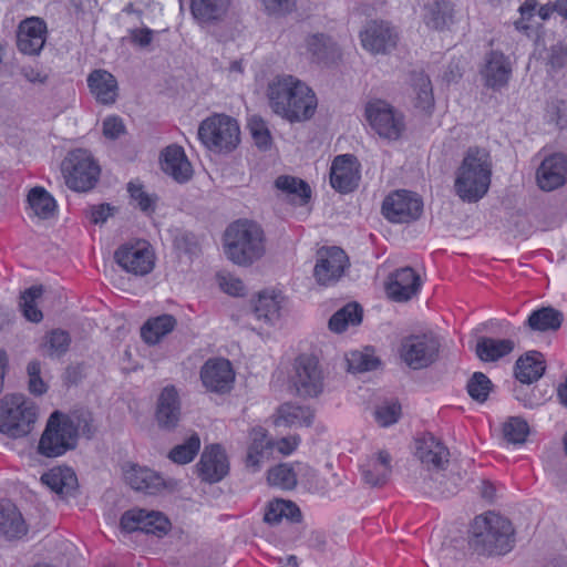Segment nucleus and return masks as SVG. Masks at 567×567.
I'll use <instances>...</instances> for the list:
<instances>
[{"label":"nucleus","instance_id":"23","mask_svg":"<svg viewBox=\"0 0 567 567\" xmlns=\"http://www.w3.org/2000/svg\"><path fill=\"white\" fill-rule=\"evenodd\" d=\"M420 288V276L413 268L403 267L391 275L386 292L392 300L403 302L414 297Z\"/></svg>","mask_w":567,"mask_h":567},{"label":"nucleus","instance_id":"6","mask_svg":"<svg viewBox=\"0 0 567 567\" xmlns=\"http://www.w3.org/2000/svg\"><path fill=\"white\" fill-rule=\"evenodd\" d=\"M198 137L209 151L229 153L240 142V130L235 118L215 114L200 123Z\"/></svg>","mask_w":567,"mask_h":567},{"label":"nucleus","instance_id":"18","mask_svg":"<svg viewBox=\"0 0 567 567\" xmlns=\"http://www.w3.org/2000/svg\"><path fill=\"white\" fill-rule=\"evenodd\" d=\"M360 172L355 156L351 154L338 155L331 165L330 184L343 194L352 192L359 184Z\"/></svg>","mask_w":567,"mask_h":567},{"label":"nucleus","instance_id":"38","mask_svg":"<svg viewBox=\"0 0 567 567\" xmlns=\"http://www.w3.org/2000/svg\"><path fill=\"white\" fill-rule=\"evenodd\" d=\"M511 339L481 337L476 344V354L482 361L492 362L507 355L514 350Z\"/></svg>","mask_w":567,"mask_h":567},{"label":"nucleus","instance_id":"31","mask_svg":"<svg viewBox=\"0 0 567 567\" xmlns=\"http://www.w3.org/2000/svg\"><path fill=\"white\" fill-rule=\"evenodd\" d=\"M28 527L17 506L10 501L0 502V535L18 539L27 534Z\"/></svg>","mask_w":567,"mask_h":567},{"label":"nucleus","instance_id":"56","mask_svg":"<svg viewBox=\"0 0 567 567\" xmlns=\"http://www.w3.org/2000/svg\"><path fill=\"white\" fill-rule=\"evenodd\" d=\"M248 126L255 144L261 150H268L271 145V136L265 122L259 117H251Z\"/></svg>","mask_w":567,"mask_h":567},{"label":"nucleus","instance_id":"5","mask_svg":"<svg viewBox=\"0 0 567 567\" xmlns=\"http://www.w3.org/2000/svg\"><path fill=\"white\" fill-rule=\"evenodd\" d=\"M37 421V406L22 394L0 400V432L11 439L27 436Z\"/></svg>","mask_w":567,"mask_h":567},{"label":"nucleus","instance_id":"1","mask_svg":"<svg viewBox=\"0 0 567 567\" xmlns=\"http://www.w3.org/2000/svg\"><path fill=\"white\" fill-rule=\"evenodd\" d=\"M267 95L274 112L290 122L309 120L317 109L313 91L292 75L275 78L268 85Z\"/></svg>","mask_w":567,"mask_h":567},{"label":"nucleus","instance_id":"19","mask_svg":"<svg viewBox=\"0 0 567 567\" xmlns=\"http://www.w3.org/2000/svg\"><path fill=\"white\" fill-rule=\"evenodd\" d=\"M47 24L37 17L27 18L20 22L17 31V47L28 55H38L45 43Z\"/></svg>","mask_w":567,"mask_h":567},{"label":"nucleus","instance_id":"33","mask_svg":"<svg viewBox=\"0 0 567 567\" xmlns=\"http://www.w3.org/2000/svg\"><path fill=\"white\" fill-rule=\"evenodd\" d=\"M545 369L543 353L535 350L528 351L516 361L515 377L523 384L529 385L543 377Z\"/></svg>","mask_w":567,"mask_h":567},{"label":"nucleus","instance_id":"22","mask_svg":"<svg viewBox=\"0 0 567 567\" xmlns=\"http://www.w3.org/2000/svg\"><path fill=\"white\" fill-rule=\"evenodd\" d=\"M481 75L485 86L498 91L508 84L512 76V64L503 52L492 50L485 55Z\"/></svg>","mask_w":567,"mask_h":567},{"label":"nucleus","instance_id":"12","mask_svg":"<svg viewBox=\"0 0 567 567\" xmlns=\"http://www.w3.org/2000/svg\"><path fill=\"white\" fill-rule=\"evenodd\" d=\"M423 212V202L415 193L400 189L389 194L382 203V214L391 223L417 220Z\"/></svg>","mask_w":567,"mask_h":567},{"label":"nucleus","instance_id":"13","mask_svg":"<svg viewBox=\"0 0 567 567\" xmlns=\"http://www.w3.org/2000/svg\"><path fill=\"white\" fill-rule=\"evenodd\" d=\"M348 267L349 258L341 248L322 247L317 251L313 277L320 286H332L340 280Z\"/></svg>","mask_w":567,"mask_h":567},{"label":"nucleus","instance_id":"10","mask_svg":"<svg viewBox=\"0 0 567 567\" xmlns=\"http://www.w3.org/2000/svg\"><path fill=\"white\" fill-rule=\"evenodd\" d=\"M365 117L380 137L390 141L400 138L405 128L404 116L383 100L370 101L365 105Z\"/></svg>","mask_w":567,"mask_h":567},{"label":"nucleus","instance_id":"46","mask_svg":"<svg viewBox=\"0 0 567 567\" xmlns=\"http://www.w3.org/2000/svg\"><path fill=\"white\" fill-rule=\"evenodd\" d=\"M71 337L68 331L53 329L48 332L42 342V349L45 355L50 358H60L69 350Z\"/></svg>","mask_w":567,"mask_h":567},{"label":"nucleus","instance_id":"63","mask_svg":"<svg viewBox=\"0 0 567 567\" xmlns=\"http://www.w3.org/2000/svg\"><path fill=\"white\" fill-rule=\"evenodd\" d=\"M153 30L150 28H141L131 30V40L133 43L145 48L151 44L153 40Z\"/></svg>","mask_w":567,"mask_h":567},{"label":"nucleus","instance_id":"49","mask_svg":"<svg viewBox=\"0 0 567 567\" xmlns=\"http://www.w3.org/2000/svg\"><path fill=\"white\" fill-rule=\"evenodd\" d=\"M270 449L271 442L266 439L265 434H261L260 437H255L247 451L246 466L252 472L259 471Z\"/></svg>","mask_w":567,"mask_h":567},{"label":"nucleus","instance_id":"3","mask_svg":"<svg viewBox=\"0 0 567 567\" xmlns=\"http://www.w3.org/2000/svg\"><path fill=\"white\" fill-rule=\"evenodd\" d=\"M493 162L486 148L470 147L455 172V194L467 203H476L488 192Z\"/></svg>","mask_w":567,"mask_h":567},{"label":"nucleus","instance_id":"50","mask_svg":"<svg viewBox=\"0 0 567 567\" xmlns=\"http://www.w3.org/2000/svg\"><path fill=\"white\" fill-rule=\"evenodd\" d=\"M200 447V439L194 433L183 444L171 450L168 457L177 464H187L194 460Z\"/></svg>","mask_w":567,"mask_h":567},{"label":"nucleus","instance_id":"20","mask_svg":"<svg viewBox=\"0 0 567 567\" xmlns=\"http://www.w3.org/2000/svg\"><path fill=\"white\" fill-rule=\"evenodd\" d=\"M538 186L550 192L567 183V156L555 153L544 158L536 172Z\"/></svg>","mask_w":567,"mask_h":567},{"label":"nucleus","instance_id":"14","mask_svg":"<svg viewBox=\"0 0 567 567\" xmlns=\"http://www.w3.org/2000/svg\"><path fill=\"white\" fill-rule=\"evenodd\" d=\"M363 49L372 54H386L395 49L399 33L395 27L384 20H371L360 31Z\"/></svg>","mask_w":567,"mask_h":567},{"label":"nucleus","instance_id":"11","mask_svg":"<svg viewBox=\"0 0 567 567\" xmlns=\"http://www.w3.org/2000/svg\"><path fill=\"white\" fill-rule=\"evenodd\" d=\"M440 350V343L431 333L410 334L401 340L400 358L413 370L427 368L432 364Z\"/></svg>","mask_w":567,"mask_h":567},{"label":"nucleus","instance_id":"43","mask_svg":"<svg viewBox=\"0 0 567 567\" xmlns=\"http://www.w3.org/2000/svg\"><path fill=\"white\" fill-rule=\"evenodd\" d=\"M252 312L258 320L274 324L280 316V302L275 293L260 291L252 301Z\"/></svg>","mask_w":567,"mask_h":567},{"label":"nucleus","instance_id":"42","mask_svg":"<svg viewBox=\"0 0 567 567\" xmlns=\"http://www.w3.org/2000/svg\"><path fill=\"white\" fill-rule=\"evenodd\" d=\"M41 481L51 491L60 495H71L78 485V478L70 468L52 470L43 474Z\"/></svg>","mask_w":567,"mask_h":567},{"label":"nucleus","instance_id":"36","mask_svg":"<svg viewBox=\"0 0 567 567\" xmlns=\"http://www.w3.org/2000/svg\"><path fill=\"white\" fill-rule=\"evenodd\" d=\"M275 187L298 205H306L311 197L310 186L295 176L281 175L277 177Z\"/></svg>","mask_w":567,"mask_h":567},{"label":"nucleus","instance_id":"44","mask_svg":"<svg viewBox=\"0 0 567 567\" xmlns=\"http://www.w3.org/2000/svg\"><path fill=\"white\" fill-rule=\"evenodd\" d=\"M363 310L357 302H349L336 311L330 318L329 329L336 333H341L349 326H358L362 321Z\"/></svg>","mask_w":567,"mask_h":567},{"label":"nucleus","instance_id":"30","mask_svg":"<svg viewBox=\"0 0 567 567\" xmlns=\"http://www.w3.org/2000/svg\"><path fill=\"white\" fill-rule=\"evenodd\" d=\"M162 168L177 183H185L189 181L193 175L192 165L187 159L183 147L176 145L168 146L164 151Z\"/></svg>","mask_w":567,"mask_h":567},{"label":"nucleus","instance_id":"48","mask_svg":"<svg viewBox=\"0 0 567 567\" xmlns=\"http://www.w3.org/2000/svg\"><path fill=\"white\" fill-rule=\"evenodd\" d=\"M42 293V286H32L21 293L20 308L22 309L23 316L31 322H40L43 318L41 310L37 307V300Z\"/></svg>","mask_w":567,"mask_h":567},{"label":"nucleus","instance_id":"54","mask_svg":"<svg viewBox=\"0 0 567 567\" xmlns=\"http://www.w3.org/2000/svg\"><path fill=\"white\" fill-rule=\"evenodd\" d=\"M348 370L353 373H361L377 369L380 361L370 352L352 351L347 358Z\"/></svg>","mask_w":567,"mask_h":567},{"label":"nucleus","instance_id":"34","mask_svg":"<svg viewBox=\"0 0 567 567\" xmlns=\"http://www.w3.org/2000/svg\"><path fill=\"white\" fill-rule=\"evenodd\" d=\"M315 414L308 406L292 403L281 404L277 410L275 424L277 426H310L313 423Z\"/></svg>","mask_w":567,"mask_h":567},{"label":"nucleus","instance_id":"60","mask_svg":"<svg viewBox=\"0 0 567 567\" xmlns=\"http://www.w3.org/2000/svg\"><path fill=\"white\" fill-rule=\"evenodd\" d=\"M175 247L187 255H195L198 251V243L194 234L192 233H181L175 237L174 240Z\"/></svg>","mask_w":567,"mask_h":567},{"label":"nucleus","instance_id":"58","mask_svg":"<svg viewBox=\"0 0 567 567\" xmlns=\"http://www.w3.org/2000/svg\"><path fill=\"white\" fill-rule=\"evenodd\" d=\"M547 65L553 71L567 66V44L557 42L549 47L546 56Z\"/></svg>","mask_w":567,"mask_h":567},{"label":"nucleus","instance_id":"55","mask_svg":"<svg viewBox=\"0 0 567 567\" xmlns=\"http://www.w3.org/2000/svg\"><path fill=\"white\" fill-rule=\"evenodd\" d=\"M68 419L72 422V426L75 430V440L78 441L79 434L92 437L95 433V426L93 425V417L90 412H74L68 414Z\"/></svg>","mask_w":567,"mask_h":567},{"label":"nucleus","instance_id":"4","mask_svg":"<svg viewBox=\"0 0 567 567\" xmlns=\"http://www.w3.org/2000/svg\"><path fill=\"white\" fill-rule=\"evenodd\" d=\"M224 251L238 266H250L266 252L265 233L259 224L248 219L231 223L224 234Z\"/></svg>","mask_w":567,"mask_h":567},{"label":"nucleus","instance_id":"57","mask_svg":"<svg viewBox=\"0 0 567 567\" xmlns=\"http://www.w3.org/2000/svg\"><path fill=\"white\" fill-rule=\"evenodd\" d=\"M401 414V405L399 403H385L377 408L374 416L381 426H390L398 422Z\"/></svg>","mask_w":567,"mask_h":567},{"label":"nucleus","instance_id":"53","mask_svg":"<svg viewBox=\"0 0 567 567\" xmlns=\"http://www.w3.org/2000/svg\"><path fill=\"white\" fill-rule=\"evenodd\" d=\"M466 389L473 400L483 403L487 400L493 383L483 372H475L470 378Z\"/></svg>","mask_w":567,"mask_h":567},{"label":"nucleus","instance_id":"15","mask_svg":"<svg viewBox=\"0 0 567 567\" xmlns=\"http://www.w3.org/2000/svg\"><path fill=\"white\" fill-rule=\"evenodd\" d=\"M121 528L127 533L143 532L162 537L171 527L169 520L159 512H147L142 508L126 511L120 522Z\"/></svg>","mask_w":567,"mask_h":567},{"label":"nucleus","instance_id":"24","mask_svg":"<svg viewBox=\"0 0 567 567\" xmlns=\"http://www.w3.org/2000/svg\"><path fill=\"white\" fill-rule=\"evenodd\" d=\"M155 419L163 430L171 431L177 426L181 419V402L175 386L168 385L162 390L157 400Z\"/></svg>","mask_w":567,"mask_h":567},{"label":"nucleus","instance_id":"25","mask_svg":"<svg viewBox=\"0 0 567 567\" xmlns=\"http://www.w3.org/2000/svg\"><path fill=\"white\" fill-rule=\"evenodd\" d=\"M199 476L209 483L223 480L228 473L227 457L219 444L207 446L197 464Z\"/></svg>","mask_w":567,"mask_h":567},{"label":"nucleus","instance_id":"47","mask_svg":"<svg viewBox=\"0 0 567 567\" xmlns=\"http://www.w3.org/2000/svg\"><path fill=\"white\" fill-rule=\"evenodd\" d=\"M502 433L508 444L520 445L526 442L529 425L520 416H511L503 423Z\"/></svg>","mask_w":567,"mask_h":567},{"label":"nucleus","instance_id":"29","mask_svg":"<svg viewBox=\"0 0 567 567\" xmlns=\"http://www.w3.org/2000/svg\"><path fill=\"white\" fill-rule=\"evenodd\" d=\"M87 86L95 100L101 104H113L117 97V81L115 76L106 70H94L87 79Z\"/></svg>","mask_w":567,"mask_h":567},{"label":"nucleus","instance_id":"64","mask_svg":"<svg viewBox=\"0 0 567 567\" xmlns=\"http://www.w3.org/2000/svg\"><path fill=\"white\" fill-rule=\"evenodd\" d=\"M113 207L109 204H101L91 208V220L94 224H103L112 215Z\"/></svg>","mask_w":567,"mask_h":567},{"label":"nucleus","instance_id":"52","mask_svg":"<svg viewBox=\"0 0 567 567\" xmlns=\"http://www.w3.org/2000/svg\"><path fill=\"white\" fill-rule=\"evenodd\" d=\"M127 192L131 198L136 202L138 208L146 214L155 212L158 197L155 194H148L138 182H130L127 184Z\"/></svg>","mask_w":567,"mask_h":567},{"label":"nucleus","instance_id":"7","mask_svg":"<svg viewBox=\"0 0 567 567\" xmlns=\"http://www.w3.org/2000/svg\"><path fill=\"white\" fill-rule=\"evenodd\" d=\"M76 447L75 430L68 414L54 411L47 421L38 451L45 457H58Z\"/></svg>","mask_w":567,"mask_h":567},{"label":"nucleus","instance_id":"41","mask_svg":"<svg viewBox=\"0 0 567 567\" xmlns=\"http://www.w3.org/2000/svg\"><path fill=\"white\" fill-rule=\"evenodd\" d=\"M454 6L449 0H436L426 8L425 23L435 30H443L453 23Z\"/></svg>","mask_w":567,"mask_h":567},{"label":"nucleus","instance_id":"40","mask_svg":"<svg viewBox=\"0 0 567 567\" xmlns=\"http://www.w3.org/2000/svg\"><path fill=\"white\" fill-rule=\"evenodd\" d=\"M309 52L318 62L330 63L340 58V50L337 43L324 34H313L308 38Z\"/></svg>","mask_w":567,"mask_h":567},{"label":"nucleus","instance_id":"32","mask_svg":"<svg viewBox=\"0 0 567 567\" xmlns=\"http://www.w3.org/2000/svg\"><path fill=\"white\" fill-rule=\"evenodd\" d=\"M297 468L288 463L278 464L268 470L267 482L271 486L279 487L281 489L291 491L297 486V476L301 472H305L311 476H316V472L301 463H297Z\"/></svg>","mask_w":567,"mask_h":567},{"label":"nucleus","instance_id":"28","mask_svg":"<svg viewBox=\"0 0 567 567\" xmlns=\"http://www.w3.org/2000/svg\"><path fill=\"white\" fill-rule=\"evenodd\" d=\"M391 472V455L386 451L368 457L361 465L362 480L371 487L383 486L389 481Z\"/></svg>","mask_w":567,"mask_h":567},{"label":"nucleus","instance_id":"39","mask_svg":"<svg viewBox=\"0 0 567 567\" xmlns=\"http://www.w3.org/2000/svg\"><path fill=\"white\" fill-rule=\"evenodd\" d=\"M176 319L172 315H162L148 319L141 328V337L147 344H156L173 331Z\"/></svg>","mask_w":567,"mask_h":567},{"label":"nucleus","instance_id":"26","mask_svg":"<svg viewBox=\"0 0 567 567\" xmlns=\"http://www.w3.org/2000/svg\"><path fill=\"white\" fill-rule=\"evenodd\" d=\"M124 480L133 489L150 495L157 494L165 486L164 480L158 473L137 464H128L124 468Z\"/></svg>","mask_w":567,"mask_h":567},{"label":"nucleus","instance_id":"16","mask_svg":"<svg viewBox=\"0 0 567 567\" xmlns=\"http://www.w3.org/2000/svg\"><path fill=\"white\" fill-rule=\"evenodd\" d=\"M114 258L125 271L134 275H147L154 267V255L145 241L121 246Z\"/></svg>","mask_w":567,"mask_h":567},{"label":"nucleus","instance_id":"37","mask_svg":"<svg viewBox=\"0 0 567 567\" xmlns=\"http://www.w3.org/2000/svg\"><path fill=\"white\" fill-rule=\"evenodd\" d=\"M564 315L553 307H543L533 311L526 326L533 331H556L561 327Z\"/></svg>","mask_w":567,"mask_h":567},{"label":"nucleus","instance_id":"21","mask_svg":"<svg viewBox=\"0 0 567 567\" xmlns=\"http://www.w3.org/2000/svg\"><path fill=\"white\" fill-rule=\"evenodd\" d=\"M415 456L429 471H442L450 461V451L433 434L426 433L415 441Z\"/></svg>","mask_w":567,"mask_h":567},{"label":"nucleus","instance_id":"35","mask_svg":"<svg viewBox=\"0 0 567 567\" xmlns=\"http://www.w3.org/2000/svg\"><path fill=\"white\" fill-rule=\"evenodd\" d=\"M282 518L291 523H299L302 514L297 504L291 501L277 498L269 502L265 511L264 522L269 525H277Z\"/></svg>","mask_w":567,"mask_h":567},{"label":"nucleus","instance_id":"27","mask_svg":"<svg viewBox=\"0 0 567 567\" xmlns=\"http://www.w3.org/2000/svg\"><path fill=\"white\" fill-rule=\"evenodd\" d=\"M231 0H190V13L200 27L216 25L226 18Z\"/></svg>","mask_w":567,"mask_h":567},{"label":"nucleus","instance_id":"8","mask_svg":"<svg viewBox=\"0 0 567 567\" xmlns=\"http://www.w3.org/2000/svg\"><path fill=\"white\" fill-rule=\"evenodd\" d=\"M62 174L69 188L75 192H89L97 183L101 168L92 154L78 148L68 154L61 164Z\"/></svg>","mask_w":567,"mask_h":567},{"label":"nucleus","instance_id":"2","mask_svg":"<svg viewBox=\"0 0 567 567\" xmlns=\"http://www.w3.org/2000/svg\"><path fill=\"white\" fill-rule=\"evenodd\" d=\"M515 545V529L512 522L494 512L474 518L470 528L468 547L484 556L505 555Z\"/></svg>","mask_w":567,"mask_h":567},{"label":"nucleus","instance_id":"59","mask_svg":"<svg viewBox=\"0 0 567 567\" xmlns=\"http://www.w3.org/2000/svg\"><path fill=\"white\" fill-rule=\"evenodd\" d=\"M268 16L284 17L296 9V0H260Z\"/></svg>","mask_w":567,"mask_h":567},{"label":"nucleus","instance_id":"17","mask_svg":"<svg viewBox=\"0 0 567 567\" xmlns=\"http://www.w3.org/2000/svg\"><path fill=\"white\" fill-rule=\"evenodd\" d=\"M200 380L207 390L223 394L231 390L235 373L227 359H209L200 369Z\"/></svg>","mask_w":567,"mask_h":567},{"label":"nucleus","instance_id":"45","mask_svg":"<svg viewBox=\"0 0 567 567\" xmlns=\"http://www.w3.org/2000/svg\"><path fill=\"white\" fill-rule=\"evenodd\" d=\"M28 202L38 217L48 219L54 215L55 200L43 187L32 188L29 192Z\"/></svg>","mask_w":567,"mask_h":567},{"label":"nucleus","instance_id":"62","mask_svg":"<svg viewBox=\"0 0 567 567\" xmlns=\"http://www.w3.org/2000/svg\"><path fill=\"white\" fill-rule=\"evenodd\" d=\"M221 289L234 297H239L245 295V285L239 278L235 277H224L220 281Z\"/></svg>","mask_w":567,"mask_h":567},{"label":"nucleus","instance_id":"9","mask_svg":"<svg viewBox=\"0 0 567 567\" xmlns=\"http://www.w3.org/2000/svg\"><path fill=\"white\" fill-rule=\"evenodd\" d=\"M289 383L300 398H316L323 391V373L317 358L300 354L295 359Z\"/></svg>","mask_w":567,"mask_h":567},{"label":"nucleus","instance_id":"61","mask_svg":"<svg viewBox=\"0 0 567 567\" xmlns=\"http://www.w3.org/2000/svg\"><path fill=\"white\" fill-rule=\"evenodd\" d=\"M125 132V125L122 118L109 116L103 121V134L110 140H116Z\"/></svg>","mask_w":567,"mask_h":567},{"label":"nucleus","instance_id":"51","mask_svg":"<svg viewBox=\"0 0 567 567\" xmlns=\"http://www.w3.org/2000/svg\"><path fill=\"white\" fill-rule=\"evenodd\" d=\"M413 86L416 93V106L422 110H429L433 106L432 84L424 73H415L413 76Z\"/></svg>","mask_w":567,"mask_h":567}]
</instances>
